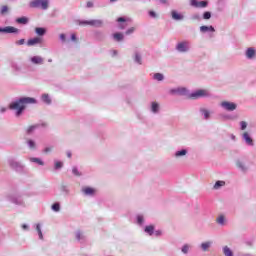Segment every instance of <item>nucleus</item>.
<instances>
[{
	"mask_svg": "<svg viewBox=\"0 0 256 256\" xmlns=\"http://www.w3.org/2000/svg\"><path fill=\"white\" fill-rule=\"evenodd\" d=\"M240 125H241L242 131H245V129H247V122L242 121V122L240 123Z\"/></svg>",
	"mask_w": 256,
	"mask_h": 256,
	"instance_id": "4c0bfd02",
	"label": "nucleus"
},
{
	"mask_svg": "<svg viewBox=\"0 0 256 256\" xmlns=\"http://www.w3.org/2000/svg\"><path fill=\"white\" fill-rule=\"evenodd\" d=\"M5 111V109H2V112Z\"/></svg>",
	"mask_w": 256,
	"mask_h": 256,
	"instance_id": "0e129e2a",
	"label": "nucleus"
},
{
	"mask_svg": "<svg viewBox=\"0 0 256 256\" xmlns=\"http://www.w3.org/2000/svg\"><path fill=\"white\" fill-rule=\"evenodd\" d=\"M71 39H72V41H77V35L72 34V35H71Z\"/></svg>",
	"mask_w": 256,
	"mask_h": 256,
	"instance_id": "3c124183",
	"label": "nucleus"
},
{
	"mask_svg": "<svg viewBox=\"0 0 256 256\" xmlns=\"http://www.w3.org/2000/svg\"><path fill=\"white\" fill-rule=\"evenodd\" d=\"M81 237H83V234L81 233V232H76V239L78 240V241H81Z\"/></svg>",
	"mask_w": 256,
	"mask_h": 256,
	"instance_id": "37998d69",
	"label": "nucleus"
},
{
	"mask_svg": "<svg viewBox=\"0 0 256 256\" xmlns=\"http://www.w3.org/2000/svg\"><path fill=\"white\" fill-rule=\"evenodd\" d=\"M243 137L248 145H253V139L249 136L248 132H244Z\"/></svg>",
	"mask_w": 256,
	"mask_h": 256,
	"instance_id": "4468645a",
	"label": "nucleus"
},
{
	"mask_svg": "<svg viewBox=\"0 0 256 256\" xmlns=\"http://www.w3.org/2000/svg\"><path fill=\"white\" fill-rule=\"evenodd\" d=\"M155 235H156V237H159V235H161V231H159V230L156 231V232H155Z\"/></svg>",
	"mask_w": 256,
	"mask_h": 256,
	"instance_id": "6e6d98bb",
	"label": "nucleus"
},
{
	"mask_svg": "<svg viewBox=\"0 0 256 256\" xmlns=\"http://www.w3.org/2000/svg\"><path fill=\"white\" fill-rule=\"evenodd\" d=\"M52 209H53L54 211H56V212H59L60 209H61V206L59 205V203H54V204L52 205Z\"/></svg>",
	"mask_w": 256,
	"mask_h": 256,
	"instance_id": "2f4dec72",
	"label": "nucleus"
},
{
	"mask_svg": "<svg viewBox=\"0 0 256 256\" xmlns=\"http://www.w3.org/2000/svg\"><path fill=\"white\" fill-rule=\"evenodd\" d=\"M22 229H29V226H27L26 224H23Z\"/></svg>",
	"mask_w": 256,
	"mask_h": 256,
	"instance_id": "4d7b16f0",
	"label": "nucleus"
},
{
	"mask_svg": "<svg viewBox=\"0 0 256 256\" xmlns=\"http://www.w3.org/2000/svg\"><path fill=\"white\" fill-rule=\"evenodd\" d=\"M120 29H125V27H123V26H120Z\"/></svg>",
	"mask_w": 256,
	"mask_h": 256,
	"instance_id": "680f3d73",
	"label": "nucleus"
},
{
	"mask_svg": "<svg viewBox=\"0 0 256 256\" xmlns=\"http://www.w3.org/2000/svg\"><path fill=\"white\" fill-rule=\"evenodd\" d=\"M154 79H156V81H163L164 79L163 74L161 73L154 74Z\"/></svg>",
	"mask_w": 256,
	"mask_h": 256,
	"instance_id": "c85d7f7f",
	"label": "nucleus"
},
{
	"mask_svg": "<svg viewBox=\"0 0 256 256\" xmlns=\"http://www.w3.org/2000/svg\"><path fill=\"white\" fill-rule=\"evenodd\" d=\"M115 55H117V51H114Z\"/></svg>",
	"mask_w": 256,
	"mask_h": 256,
	"instance_id": "e2e57ef3",
	"label": "nucleus"
},
{
	"mask_svg": "<svg viewBox=\"0 0 256 256\" xmlns=\"http://www.w3.org/2000/svg\"><path fill=\"white\" fill-rule=\"evenodd\" d=\"M255 50L253 48H248L246 51V57L248 59H253V57H255Z\"/></svg>",
	"mask_w": 256,
	"mask_h": 256,
	"instance_id": "f8f14e48",
	"label": "nucleus"
},
{
	"mask_svg": "<svg viewBox=\"0 0 256 256\" xmlns=\"http://www.w3.org/2000/svg\"><path fill=\"white\" fill-rule=\"evenodd\" d=\"M72 173H73L74 175H76V177H80V176H81V174L79 173V170H78L77 168H73V169H72Z\"/></svg>",
	"mask_w": 256,
	"mask_h": 256,
	"instance_id": "e433bc0d",
	"label": "nucleus"
},
{
	"mask_svg": "<svg viewBox=\"0 0 256 256\" xmlns=\"http://www.w3.org/2000/svg\"><path fill=\"white\" fill-rule=\"evenodd\" d=\"M82 25H90L92 27H102L103 21L101 20H90L82 22Z\"/></svg>",
	"mask_w": 256,
	"mask_h": 256,
	"instance_id": "0eeeda50",
	"label": "nucleus"
},
{
	"mask_svg": "<svg viewBox=\"0 0 256 256\" xmlns=\"http://www.w3.org/2000/svg\"><path fill=\"white\" fill-rule=\"evenodd\" d=\"M82 193H84L86 195H94L96 193V190L94 188H91V187H84L82 189Z\"/></svg>",
	"mask_w": 256,
	"mask_h": 256,
	"instance_id": "9d476101",
	"label": "nucleus"
},
{
	"mask_svg": "<svg viewBox=\"0 0 256 256\" xmlns=\"http://www.w3.org/2000/svg\"><path fill=\"white\" fill-rule=\"evenodd\" d=\"M118 23H125V18L120 17L117 19Z\"/></svg>",
	"mask_w": 256,
	"mask_h": 256,
	"instance_id": "8fccbe9b",
	"label": "nucleus"
},
{
	"mask_svg": "<svg viewBox=\"0 0 256 256\" xmlns=\"http://www.w3.org/2000/svg\"><path fill=\"white\" fill-rule=\"evenodd\" d=\"M191 7H196L198 9H205L209 5L207 1H197V0H190Z\"/></svg>",
	"mask_w": 256,
	"mask_h": 256,
	"instance_id": "20e7f679",
	"label": "nucleus"
},
{
	"mask_svg": "<svg viewBox=\"0 0 256 256\" xmlns=\"http://www.w3.org/2000/svg\"><path fill=\"white\" fill-rule=\"evenodd\" d=\"M135 32V27H132L126 31V35H131V33Z\"/></svg>",
	"mask_w": 256,
	"mask_h": 256,
	"instance_id": "a19ab883",
	"label": "nucleus"
},
{
	"mask_svg": "<svg viewBox=\"0 0 256 256\" xmlns=\"http://www.w3.org/2000/svg\"><path fill=\"white\" fill-rule=\"evenodd\" d=\"M113 37H114L115 41H123V39H124L123 33H114Z\"/></svg>",
	"mask_w": 256,
	"mask_h": 256,
	"instance_id": "412c9836",
	"label": "nucleus"
},
{
	"mask_svg": "<svg viewBox=\"0 0 256 256\" xmlns=\"http://www.w3.org/2000/svg\"><path fill=\"white\" fill-rule=\"evenodd\" d=\"M172 19H175V21H181V19H183V15L177 13V11H172Z\"/></svg>",
	"mask_w": 256,
	"mask_h": 256,
	"instance_id": "2eb2a0df",
	"label": "nucleus"
},
{
	"mask_svg": "<svg viewBox=\"0 0 256 256\" xmlns=\"http://www.w3.org/2000/svg\"><path fill=\"white\" fill-rule=\"evenodd\" d=\"M42 101L47 105H51V98H49V94H43Z\"/></svg>",
	"mask_w": 256,
	"mask_h": 256,
	"instance_id": "aec40b11",
	"label": "nucleus"
},
{
	"mask_svg": "<svg viewBox=\"0 0 256 256\" xmlns=\"http://www.w3.org/2000/svg\"><path fill=\"white\" fill-rule=\"evenodd\" d=\"M38 43H41V38L35 37V38L28 40L27 45H29L31 47L33 45H38Z\"/></svg>",
	"mask_w": 256,
	"mask_h": 256,
	"instance_id": "1a4fd4ad",
	"label": "nucleus"
},
{
	"mask_svg": "<svg viewBox=\"0 0 256 256\" xmlns=\"http://www.w3.org/2000/svg\"><path fill=\"white\" fill-rule=\"evenodd\" d=\"M237 167H239V169H242V171H245V166L243 165V162H237Z\"/></svg>",
	"mask_w": 256,
	"mask_h": 256,
	"instance_id": "58836bf2",
	"label": "nucleus"
},
{
	"mask_svg": "<svg viewBox=\"0 0 256 256\" xmlns=\"http://www.w3.org/2000/svg\"><path fill=\"white\" fill-rule=\"evenodd\" d=\"M200 31L202 33H207V31H212V33H215V28H213V26H201Z\"/></svg>",
	"mask_w": 256,
	"mask_h": 256,
	"instance_id": "9b49d317",
	"label": "nucleus"
},
{
	"mask_svg": "<svg viewBox=\"0 0 256 256\" xmlns=\"http://www.w3.org/2000/svg\"><path fill=\"white\" fill-rule=\"evenodd\" d=\"M176 49L180 53H185L189 49V43L188 42H180L177 44Z\"/></svg>",
	"mask_w": 256,
	"mask_h": 256,
	"instance_id": "423d86ee",
	"label": "nucleus"
},
{
	"mask_svg": "<svg viewBox=\"0 0 256 256\" xmlns=\"http://www.w3.org/2000/svg\"><path fill=\"white\" fill-rule=\"evenodd\" d=\"M63 167V162H56L55 163V169H61Z\"/></svg>",
	"mask_w": 256,
	"mask_h": 256,
	"instance_id": "ea45409f",
	"label": "nucleus"
},
{
	"mask_svg": "<svg viewBox=\"0 0 256 256\" xmlns=\"http://www.w3.org/2000/svg\"><path fill=\"white\" fill-rule=\"evenodd\" d=\"M53 151V147H46L44 149V153H51Z\"/></svg>",
	"mask_w": 256,
	"mask_h": 256,
	"instance_id": "c03bdc74",
	"label": "nucleus"
},
{
	"mask_svg": "<svg viewBox=\"0 0 256 256\" xmlns=\"http://www.w3.org/2000/svg\"><path fill=\"white\" fill-rule=\"evenodd\" d=\"M36 231H38V235L40 239H43V232L41 231V226L37 224Z\"/></svg>",
	"mask_w": 256,
	"mask_h": 256,
	"instance_id": "7c9ffc66",
	"label": "nucleus"
},
{
	"mask_svg": "<svg viewBox=\"0 0 256 256\" xmlns=\"http://www.w3.org/2000/svg\"><path fill=\"white\" fill-rule=\"evenodd\" d=\"M225 186V181H217L214 186L213 189H219L220 187Z\"/></svg>",
	"mask_w": 256,
	"mask_h": 256,
	"instance_id": "b1692460",
	"label": "nucleus"
},
{
	"mask_svg": "<svg viewBox=\"0 0 256 256\" xmlns=\"http://www.w3.org/2000/svg\"><path fill=\"white\" fill-rule=\"evenodd\" d=\"M203 19H211V12L207 11V12H204L203 14Z\"/></svg>",
	"mask_w": 256,
	"mask_h": 256,
	"instance_id": "f704fd0d",
	"label": "nucleus"
},
{
	"mask_svg": "<svg viewBox=\"0 0 256 256\" xmlns=\"http://www.w3.org/2000/svg\"><path fill=\"white\" fill-rule=\"evenodd\" d=\"M111 1V3H113V2H115V1H117V0H110Z\"/></svg>",
	"mask_w": 256,
	"mask_h": 256,
	"instance_id": "052dcab7",
	"label": "nucleus"
},
{
	"mask_svg": "<svg viewBox=\"0 0 256 256\" xmlns=\"http://www.w3.org/2000/svg\"><path fill=\"white\" fill-rule=\"evenodd\" d=\"M1 15H7L9 13V7L7 5H3L0 10Z\"/></svg>",
	"mask_w": 256,
	"mask_h": 256,
	"instance_id": "5701e85b",
	"label": "nucleus"
},
{
	"mask_svg": "<svg viewBox=\"0 0 256 256\" xmlns=\"http://www.w3.org/2000/svg\"><path fill=\"white\" fill-rule=\"evenodd\" d=\"M31 61L35 65H41L43 63V58H41L39 56H34V57L31 58Z\"/></svg>",
	"mask_w": 256,
	"mask_h": 256,
	"instance_id": "ddd939ff",
	"label": "nucleus"
},
{
	"mask_svg": "<svg viewBox=\"0 0 256 256\" xmlns=\"http://www.w3.org/2000/svg\"><path fill=\"white\" fill-rule=\"evenodd\" d=\"M60 39H61L62 41H65V39H66L65 34H60Z\"/></svg>",
	"mask_w": 256,
	"mask_h": 256,
	"instance_id": "864d4df0",
	"label": "nucleus"
},
{
	"mask_svg": "<svg viewBox=\"0 0 256 256\" xmlns=\"http://www.w3.org/2000/svg\"><path fill=\"white\" fill-rule=\"evenodd\" d=\"M35 32L37 33V35H40L42 37V35H45L46 30L45 28H36Z\"/></svg>",
	"mask_w": 256,
	"mask_h": 256,
	"instance_id": "393cba45",
	"label": "nucleus"
},
{
	"mask_svg": "<svg viewBox=\"0 0 256 256\" xmlns=\"http://www.w3.org/2000/svg\"><path fill=\"white\" fill-rule=\"evenodd\" d=\"M172 93H177L178 95H186L187 89L186 88H178L176 90H172Z\"/></svg>",
	"mask_w": 256,
	"mask_h": 256,
	"instance_id": "dca6fc26",
	"label": "nucleus"
},
{
	"mask_svg": "<svg viewBox=\"0 0 256 256\" xmlns=\"http://www.w3.org/2000/svg\"><path fill=\"white\" fill-rule=\"evenodd\" d=\"M19 45H23L24 43H25V39H21V40H19Z\"/></svg>",
	"mask_w": 256,
	"mask_h": 256,
	"instance_id": "5fc2aeb1",
	"label": "nucleus"
},
{
	"mask_svg": "<svg viewBox=\"0 0 256 256\" xmlns=\"http://www.w3.org/2000/svg\"><path fill=\"white\" fill-rule=\"evenodd\" d=\"M209 247H211V242H204L201 244L202 251H209Z\"/></svg>",
	"mask_w": 256,
	"mask_h": 256,
	"instance_id": "4be33fe9",
	"label": "nucleus"
},
{
	"mask_svg": "<svg viewBox=\"0 0 256 256\" xmlns=\"http://www.w3.org/2000/svg\"><path fill=\"white\" fill-rule=\"evenodd\" d=\"M137 221H138L139 225H141V223H143V216H138Z\"/></svg>",
	"mask_w": 256,
	"mask_h": 256,
	"instance_id": "49530a36",
	"label": "nucleus"
},
{
	"mask_svg": "<svg viewBox=\"0 0 256 256\" xmlns=\"http://www.w3.org/2000/svg\"><path fill=\"white\" fill-rule=\"evenodd\" d=\"M34 9H49V0H34L30 3Z\"/></svg>",
	"mask_w": 256,
	"mask_h": 256,
	"instance_id": "f03ea898",
	"label": "nucleus"
},
{
	"mask_svg": "<svg viewBox=\"0 0 256 256\" xmlns=\"http://www.w3.org/2000/svg\"><path fill=\"white\" fill-rule=\"evenodd\" d=\"M67 157H69V159H71V152L67 153Z\"/></svg>",
	"mask_w": 256,
	"mask_h": 256,
	"instance_id": "bf43d9fd",
	"label": "nucleus"
},
{
	"mask_svg": "<svg viewBox=\"0 0 256 256\" xmlns=\"http://www.w3.org/2000/svg\"><path fill=\"white\" fill-rule=\"evenodd\" d=\"M188 251H189V246L188 245L183 246L182 253H188Z\"/></svg>",
	"mask_w": 256,
	"mask_h": 256,
	"instance_id": "a18cd8bd",
	"label": "nucleus"
},
{
	"mask_svg": "<svg viewBox=\"0 0 256 256\" xmlns=\"http://www.w3.org/2000/svg\"><path fill=\"white\" fill-rule=\"evenodd\" d=\"M208 96H209V92L207 90L200 89V90H197L194 93H191L188 96V99H199L201 97H208Z\"/></svg>",
	"mask_w": 256,
	"mask_h": 256,
	"instance_id": "7ed1b4c3",
	"label": "nucleus"
},
{
	"mask_svg": "<svg viewBox=\"0 0 256 256\" xmlns=\"http://www.w3.org/2000/svg\"><path fill=\"white\" fill-rule=\"evenodd\" d=\"M187 155V150H180L175 153V157H183Z\"/></svg>",
	"mask_w": 256,
	"mask_h": 256,
	"instance_id": "a878e982",
	"label": "nucleus"
},
{
	"mask_svg": "<svg viewBox=\"0 0 256 256\" xmlns=\"http://www.w3.org/2000/svg\"><path fill=\"white\" fill-rule=\"evenodd\" d=\"M223 253L225 256H233V251H231V248L228 246L223 248Z\"/></svg>",
	"mask_w": 256,
	"mask_h": 256,
	"instance_id": "a211bd4d",
	"label": "nucleus"
},
{
	"mask_svg": "<svg viewBox=\"0 0 256 256\" xmlns=\"http://www.w3.org/2000/svg\"><path fill=\"white\" fill-rule=\"evenodd\" d=\"M135 61L136 63H139V65H141V56H139V54H136Z\"/></svg>",
	"mask_w": 256,
	"mask_h": 256,
	"instance_id": "79ce46f5",
	"label": "nucleus"
},
{
	"mask_svg": "<svg viewBox=\"0 0 256 256\" xmlns=\"http://www.w3.org/2000/svg\"><path fill=\"white\" fill-rule=\"evenodd\" d=\"M216 222H217L219 225H225V216H219V217L216 219Z\"/></svg>",
	"mask_w": 256,
	"mask_h": 256,
	"instance_id": "bb28decb",
	"label": "nucleus"
},
{
	"mask_svg": "<svg viewBox=\"0 0 256 256\" xmlns=\"http://www.w3.org/2000/svg\"><path fill=\"white\" fill-rule=\"evenodd\" d=\"M0 33H19V29L13 26H6L4 28H0Z\"/></svg>",
	"mask_w": 256,
	"mask_h": 256,
	"instance_id": "6e6552de",
	"label": "nucleus"
},
{
	"mask_svg": "<svg viewBox=\"0 0 256 256\" xmlns=\"http://www.w3.org/2000/svg\"><path fill=\"white\" fill-rule=\"evenodd\" d=\"M159 1L160 3H163V4L167 3V0H159Z\"/></svg>",
	"mask_w": 256,
	"mask_h": 256,
	"instance_id": "13d9d810",
	"label": "nucleus"
},
{
	"mask_svg": "<svg viewBox=\"0 0 256 256\" xmlns=\"http://www.w3.org/2000/svg\"><path fill=\"white\" fill-rule=\"evenodd\" d=\"M86 7H88V9H90L91 7H93V2L88 1V2L86 3Z\"/></svg>",
	"mask_w": 256,
	"mask_h": 256,
	"instance_id": "de8ad7c7",
	"label": "nucleus"
},
{
	"mask_svg": "<svg viewBox=\"0 0 256 256\" xmlns=\"http://www.w3.org/2000/svg\"><path fill=\"white\" fill-rule=\"evenodd\" d=\"M35 103H37V100H35V98L22 97L18 101L12 102L9 105V109H11L12 111H16V115L17 117H19V115H21V113L25 111L26 105H33Z\"/></svg>",
	"mask_w": 256,
	"mask_h": 256,
	"instance_id": "f257e3e1",
	"label": "nucleus"
},
{
	"mask_svg": "<svg viewBox=\"0 0 256 256\" xmlns=\"http://www.w3.org/2000/svg\"><path fill=\"white\" fill-rule=\"evenodd\" d=\"M28 145H29L30 149H35V141L28 140Z\"/></svg>",
	"mask_w": 256,
	"mask_h": 256,
	"instance_id": "c9c22d12",
	"label": "nucleus"
},
{
	"mask_svg": "<svg viewBox=\"0 0 256 256\" xmlns=\"http://www.w3.org/2000/svg\"><path fill=\"white\" fill-rule=\"evenodd\" d=\"M221 107L226 111H235V109H237V104L229 101H223L221 102Z\"/></svg>",
	"mask_w": 256,
	"mask_h": 256,
	"instance_id": "39448f33",
	"label": "nucleus"
},
{
	"mask_svg": "<svg viewBox=\"0 0 256 256\" xmlns=\"http://www.w3.org/2000/svg\"><path fill=\"white\" fill-rule=\"evenodd\" d=\"M149 15L150 17H153V18L157 17V14L155 13V11H150Z\"/></svg>",
	"mask_w": 256,
	"mask_h": 256,
	"instance_id": "09e8293b",
	"label": "nucleus"
},
{
	"mask_svg": "<svg viewBox=\"0 0 256 256\" xmlns=\"http://www.w3.org/2000/svg\"><path fill=\"white\" fill-rule=\"evenodd\" d=\"M17 23H20L21 25H27V23L29 22V19H27V17H21L16 19Z\"/></svg>",
	"mask_w": 256,
	"mask_h": 256,
	"instance_id": "6ab92c4d",
	"label": "nucleus"
},
{
	"mask_svg": "<svg viewBox=\"0 0 256 256\" xmlns=\"http://www.w3.org/2000/svg\"><path fill=\"white\" fill-rule=\"evenodd\" d=\"M152 111L153 113H157V111H159V104L157 102L152 103Z\"/></svg>",
	"mask_w": 256,
	"mask_h": 256,
	"instance_id": "cd10ccee",
	"label": "nucleus"
},
{
	"mask_svg": "<svg viewBox=\"0 0 256 256\" xmlns=\"http://www.w3.org/2000/svg\"><path fill=\"white\" fill-rule=\"evenodd\" d=\"M37 127V125H33V126H30L27 130H26V133L28 135H31V133H33V130Z\"/></svg>",
	"mask_w": 256,
	"mask_h": 256,
	"instance_id": "473e14b6",
	"label": "nucleus"
},
{
	"mask_svg": "<svg viewBox=\"0 0 256 256\" xmlns=\"http://www.w3.org/2000/svg\"><path fill=\"white\" fill-rule=\"evenodd\" d=\"M11 166H12V167H19V163H17V162H12V163H11Z\"/></svg>",
	"mask_w": 256,
	"mask_h": 256,
	"instance_id": "603ef678",
	"label": "nucleus"
},
{
	"mask_svg": "<svg viewBox=\"0 0 256 256\" xmlns=\"http://www.w3.org/2000/svg\"><path fill=\"white\" fill-rule=\"evenodd\" d=\"M30 161H32V163H38V165H45L39 158H31Z\"/></svg>",
	"mask_w": 256,
	"mask_h": 256,
	"instance_id": "c756f323",
	"label": "nucleus"
},
{
	"mask_svg": "<svg viewBox=\"0 0 256 256\" xmlns=\"http://www.w3.org/2000/svg\"><path fill=\"white\" fill-rule=\"evenodd\" d=\"M202 113L204 115V119H209L211 114L208 112V110L203 109Z\"/></svg>",
	"mask_w": 256,
	"mask_h": 256,
	"instance_id": "72a5a7b5",
	"label": "nucleus"
},
{
	"mask_svg": "<svg viewBox=\"0 0 256 256\" xmlns=\"http://www.w3.org/2000/svg\"><path fill=\"white\" fill-rule=\"evenodd\" d=\"M144 231L145 233H148V235H153V232L155 231V227L153 225L146 226Z\"/></svg>",
	"mask_w": 256,
	"mask_h": 256,
	"instance_id": "f3484780",
	"label": "nucleus"
}]
</instances>
